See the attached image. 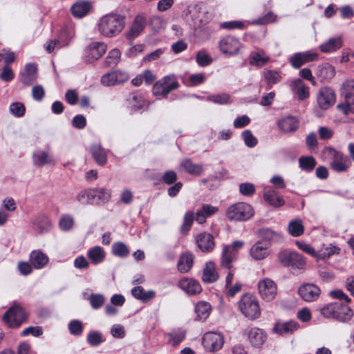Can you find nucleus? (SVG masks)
Listing matches in <instances>:
<instances>
[{
	"label": "nucleus",
	"instance_id": "nucleus-3",
	"mask_svg": "<svg viewBox=\"0 0 354 354\" xmlns=\"http://www.w3.org/2000/svg\"><path fill=\"white\" fill-rule=\"evenodd\" d=\"M238 308L241 313L248 319L254 320L261 315V309L257 298L250 294L241 296L238 301Z\"/></svg>",
	"mask_w": 354,
	"mask_h": 354
},
{
	"label": "nucleus",
	"instance_id": "nucleus-53",
	"mask_svg": "<svg viewBox=\"0 0 354 354\" xmlns=\"http://www.w3.org/2000/svg\"><path fill=\"white\" fill-rule=\"evenodd\" d=\"M93 192H91V189L82 190L77 195V201L82 205L93 204Z\"/></svg>",
	"mask_w": 354,
	"mask_h": 354
},
{
	"label": "nucleus",
	"instance_id": "nucleus-6",
	"mask_svg": "<svg viewBox=\"0 0 354 354\" xmlns=\"http://www.w3.org/2000/svg\"><path fill=\"white\" fill-rule=\"evenodd\" d=\"M179 84L174 75L164 77L158 81L153 86V93L155 95L167 97L172 91L178 88Z\"/></svg>",
	"mask_w": 354,
	"mask_h": 354
},
{
	"label": "nucleus",
	"instance_id": "nucleus-42",
	"mask_svg": "<svg viewBox=\"0 0 354 354\" xmlns=\"http://www.w3.org/2000/svg\"><path fill=\"white\" fill-rule=\"evenodd\" d=\"M193 266V257L191 254H183L178 263V270L182 273L187 272Z\"/></svg>",
	"mask_w": 354,
	"mask_h": 354
},
{
	"label": "nucleus",
	"instance_id": "nucleus-58",
	"mask_svg": "<svg viewBox=\"0 0 354 354\" xmlns=\"http://www.w3.org/2000/svg\"><path fill=\"white\" fill-rule=\"evenodd\" d=\"M241 136L246 146L248 147H254L257 144V139L252 135L250 130H245L242 132Z\"/></svg>",
	"mask_w": 354,
	"mask_h": 354
},
{
	"label": "nucleus",
	"instance_id": "nucleus-8",
	"mask_svg": "<svg viewBox=\"0 0 354 354\" xmlns=\"http://www.w3.org/2000/svg\"><path fill=\"white\" fill-rule=\"evenodd\" d=\"M189 12L195 28H200L210 21L208 12L201 3L190 8Z\"/></svg>",
	"mask_w": 354,
	"mask_h": 354
},
{
	"label": "nucleus",
	"instance_id": "nucleus-40",
	"mask_svg": "<svg viewBox=\"0 0 354 354\" xmlns=\"http://www.w3.org/2000/svg\"><path fill=\"white\" fill-rule=\"evenodd\" d=\"M181 167L187 173L192 175H200L203 170V165L201 164H194L190 159H185L181 162Z\"/></svg>",
	"mask_w": 354,
	"mask_h": 354
},
{
	"label": "nucleus",
	"instance_id": "nucleus-12",
	"mask_svg": "<svg viewBox=\"0 0 354 354\" xmlns=\"http://www.w3.org/2000/svg\"><path fill=\"white\" fill-rule=\"evenodd\" d=\"M320 293L319 288L313 283L303 284L298 289L299 295L306 302H312L317 300Z\"/></svg>",
	"mask_w": 354,
	"mask_h": 354
},
{
	"label": "nucleus",
	"instance_id": "nucleus-22",
	"mask_svg": "<svg viewBox=\"0 0 354 354\" xmlns=\"http://www.w3.org/2000/svg\"><path fill=\"white\" fill-rule=\"evenodd\" d=\"M250 254L254 260H263L266 257V239L262 237L251 247Z\"/></svg>",
	"mask_w": 354,
	"mask_h": 354
},
{
	"label": "nucleus",
	"instance_id": "nucleus-26",
	"mask_svg": "<svg viewBox=\"0 0 354 354\" xmlns=\"http://www.w3.org/2000/svg\"><path fill=\"white\" fill-rule=\"evenodd\" d=\"M30 262L36 269L44 267L48 262L46 254L40 250H33L30 254Z\"/></svg>",
	"mask_w": 354,
	"mask_h": 354
},
{
	"label": "nucleus",
	"instance_id": "nucleus-39",
	"mask_svg": "<svg viewBox=\"0 0 354 354\" xmlns=\"http://www.w3.org/2000/svg\"><path fill=\"white\" fill-rule=\"evenodd\" d=\"M337 109L342 111L345 115H348L349 113L354 114V94H346L344 102L339 104L337 105Z\"/></svg>",
	"mask_w": 354,
	"mask_h": 354
},
{
	"label": "nucleus",
	"instance_id": "nucleus-60",
	"mask_svg": "<svg viewBox=\"0 0 354 354\" xmlns=\"http://www.w3.org/2000/svg\"><path fill=\"white\" fill-rule=\"evenodd\" d=\"M277 294V284L273 281L267 279V301L274 299Z\"/></svg>",
	"mask_w": 354,
	"mask_h": 354
},
{
	"label": "nucleus",
	"instance_id": "nucleus-64",
	"mask_svg": "<svg viewBox=\"0 0 354 354\" xmlns=\"http://www.w3.org/2000/svg\"><path fill=\"white\" fill-rule=\"evenodd\" d=\"M87 342L92 346H98L102 342V336L98 332H91L87 336Z\"/></svg>",
	"mask_w": 354,
	"mask_h": 354
},
{
	"label": "nucleus",
	"instance_id": "nucleus-48",
	"mask_svg": "<svg viewBox=\"0 0 354 354\" xmlns=\"http://www.w3.org/2000/svg\"><path fill=\"white\" fill-rule=\"evenodd\" d=\"M120 51L117 48L109 51L105 59L106 66L110 68H113L117 66L120 60Z\"/></svg>",
	"mask_w": 354,
	"mask_h": 354
},
{
	"label": "nucleus",
	"instance_id": "nucleus-23",
	"mask_svg": "<svg viewBox=\"0 0 354 354\" xmlns=\"http://www.w3.org/2000/svg\"><path fill=\"white\" fill-rule=\"evenodd\" d=\"M179 287L189 295H196L201 292L199 283L194 279L185 278L178 283Z\"/></svg>",
	"mask_w": 354,
	"mask_h": 354
},
{
	"label": "nucleus",
	"instance_id": "nucleus-15",
	"mask_svg": "<svg viewBox=\"0 0 354 354\" xmlns=\"http://www.w3.org/2000/svg\"><path fill=\"white\" fill-rule=\"evenodd\" d=\"M317 56V53L310 51L297 53L290 57L289 61L293 68H299L303 64L315 60Z\"/></svg>",
	"mask_w": 354,
	"mask_h": 354
},
{
	"label": "nucleus",
	"instance_id": "nucleus-43",
	"mask_svg": "<svg viewBox=\"0 0 354 354\" xmlns=\"http://www.w3.org/2000/svg\"><path fill=\"white\" fill-rule=\"evenodd\" d=\"M339 306L338 302L328 304L321 308L320 313L326 318L336 319Z\"/></svg>",
	"mask_w": 354,
	"mask_h": 354
},
{
	"label": "nucleus",
	"instance_id": "nucleus-31",
	"mask_svg": "<svg viewBox=\"0 0 354 354\" xmlns=\"http://www.w3.org/2000/svg\"><path fill=\"white\" fill-rule=\"evenodd\" d=\"M131 295L137 299L142 302H147L156 296V292L153 290L145 291L142 286H136L131 290Z\"/></svg>",
	"mask_w": 354,
	"mask_h": 354
},
{
	"label": "nucleus",
	"instance_id": "nucleus-49",
	"mask_svg": "<svg viewBox=\"0 0 354 354\" xmlns=\"http://www.w3.org/2000/svg\"><path fill=\"white\" fill-rule=\"evenodd\" d=\"M112 253L116 257L124 258L129 255V250L124 243L117 242L112 245Z\"/></svg>",
	"mask_w": 354,
	"mask_h": 354
},
{
	"label": "nucleus",
	"instance_id": "nucleus-57",
	"mask_svg": "<svg viewBox=\"0 0 354 354\" xmlns=\"http://www.w3.org/2000/svg\"><path fill=\"white\" fill-rule=\"evenodd\" d=\"M196 60L200 66H208L212 62L211 57L205 50H200L198 52Z\"/></svg>",
	"mask_w": 354,
	"mask_h": 354
},
{
	"label": "nucleus",
	"instance_id": "nucleus-32",
	"mask_svg": "<svg viewBox=\"0 0 354 354\" xmlns=\"http://www.w3.org/2000/svg\"><path fill=\"white\" fill-rule=\"evenodd\" d=\"M267 204L275 208H279L285 205V200L278 192L268 190L267 192Z\"/></svg>",
	"mask_w": 354,
	"mask_h": 354
},
{
	"label": "nucleus",
	"instance_id": "nucleus-1",
	"mask_svg": "<svg viewBox=\"0 0 354 354\" xmlns=\"http://www.w3.org/2000/svg\"><path fill=\"white\" fill-rule=\"evenodd\" d=\"M124 27V18L120 15L115 13L102 16L98 22L99 32L106 37H113L119 35Z\"/></svg>",
	"mask_w": 354,
	"mask_h": 354
},
{
	"label": "nucleus",
	"instance_id": "nucleus-25",
	"mask_svg": "<svg viewBox=\"0 0 354 354\" xmlns=\"http://www.w3.org/2000/svg\"><path fill=\"white\" fill-rule=\"evenodd\" d=\"M87 257L92 263L95 265L100 264L104 261L106 252L101 246H94L88 250Z\"/></svg>",
	"mask_w": 354,
	"mask_h": 354
},
{
	"label": "nucleus",
	"instance_id": "nucleus-33",
	"mask_svg": "<svg viewBox=\"0 0 354 354\" xmlns=\"http://www.w3.org/2000/svg\"><path fill=\"white\" fill-rule=\"evenodd\" d=\"M211 306L208 302L199 301L196 304L195 313L196 314V319L205 320L210 314Z\"/></svg>",
	"mask_w": 354,
	"mask_h": 354
},
{
	"label": "nucleus",
	"instance_id": "nucleus-63",
	"mask_svg": "<svg viewBox=\"0 0 354 354\" xmlns=\"http://www.w3.org/2000/svg\"><path fill=\"white\" fill-rule=\"evenodd\" d=\"M281 80V75L277 71H267V85L275 84Z\"/></svg>",
	"mask_w": 354,
	"mask_h": 354
},
{
	"label": "nucleus",
	"instance_id": "nucleus-34",
	"mask_svg": "<svg viewBox=\"0 0 354 354\" xmlns=\"http://www.w3.org/2000/svg\"><path fill=\"white\" fill-rule=\"evenodd\" d=\"M339 252L340 248L339 247L333 244H329L326 246H324L318 252H317L316 259L317 260L327 259L335 254H338Z\"/></svg>",
	"mask_w": 354,
	"mask_h": 354
},
{
	"label": "nucleus",
	"instance_id": "nucleus-29",
	"mask_svg": "<svg viewBox=\"0 0 354 354\" xmlns=\"http://www.w3.org/2000/svg\"><path fill=\"white\" fill-rule=\"evenodd\" d=\"M35 228L40 233L48 232L52 227V223L50 218L46 215H39L37 216L33 222Z\"/></svg>",
	"mask_w": 354,
	"mask_h": 354
},
{
	"label": "nucleus",
	"instance_id": "nucleus-55",
	"mask_svg": "<svg viewBox=\"0 0 354 354\" xmlns=\"http://www.w3.org/2000/svg\"><path fill=\"white\" fill-rule=\"evenodd\" d=\"M239 190L241 195L250 197L255 193L256 187L251 183H243L239 184Z\"/></svg>",
	"mask_w": 354,
	"mask_h": 354
},
{
	"label": "nucleus",
	"instance_id": "nucleus-19",
	"mask_svg": "<svg viewBox=\"0 0 354 354\" xmlns=\"http://www.w3.org/2000/svg\"><path fill=\"white\" fill-rule=\"evenodd\" d=\"M290 88L300 100H304L309 97V88L301 79L292 80L290 83Z\"/></svg>",
	"mask_w": 354,
	"mask_h": 354
},
{
	"label": "nucleus",
	"instance_id": "nucleus-14",
	"mask_svg": "<svg viewBox=\"0 0 354 354\" xmlns=\"http://www.w3.org/2000/svg\"><path fill=\"white\" fill-rule=\"evenodd\" d=\"M146 25V18L142 15H136L129 30L126 32V37L128 39L137 37L144 30Z\"/></svg>",
	"mask_w": 354,
	"mask_h": 354
},
{
	"label": "nucleus",
	"instance_id": "nucleus-4",
	"mask_svg": "<svg viewBox=\"0 0 354 354\" xmlns=\"http://www.w3.org/2000/svg\"><path fill=\"white\" fill-rule=\"evenodd\" d=\"M245 242L236 240L231 244L224 245L221 255L220 266L223 268L232 269V263L238 259L239 251L243 248Z\"/></svg>",
	"mask_w": 354,
	"mask_h": 354
},
{
	"label": "nucleus",
	"instance_id": "nucleus-5",
	"mask_svg": "<svg viewBox=\"0 0 354 354\" xmlns=\"http://www.w3.org/2000/svg\"><path fill=\"white\" fill-rule=\"evenodd\" d=\"M254 214L252 206L244 202L234 203L226 211V216L231 221H245L252 217Z\"/></svg>",
	"mask_w": 354,
	"mask_h": 354
},
{
	"label": "nucleus",
	"instance_id": "nucleus-36",
	"mask_svg": "<svg viewBox=\"0 0 354 354\" xmlns=\"http://www.w3.org/2000/svg\"><path fill=\"white\" fill-rule=\"evenodd\" d=\"M337 311V315L336 316V319L341 322L347 323L351 320L353 317V310L346 305L339 303V306Z\"/></svg>",
	"mask_w": 354,
	"mask_h": 354
},
{
	"label": "nucleus",
	"instance_id": "nucleus-50",
	"mask_svg": "<svg viewBox=\"0 0 354 354\" xmlns=\"http://www.w3.org/2000/svg\"><path fill=\"white\" fill-rule=\"evenodd\" d=\"M75 220L70 214L62 215L59 221V227L62 231H69L74 225Z\"/></svg>",
	"mask_w": 354,
	"mask_h": 354
},
{
	"label": "nucleus",
	"instance_id": "nucleus-35",
	"mask_svg": "<svg viewBox=\"0 0 354 354\" xmlns=\"http://www.w3.org/2000/svg\"><path fill=\"white\" fill-rule=\"evenodd\" d=\"M91 153L95 160L100 165H104L106 163V151L99 145H93L91 147Z\"/></svg>",
	"mask_w": 354,
	"mask_h": 354
},
{
	"label": "nucleus",
	"instance_id": "nucleus-44",
	"mask_svg": "<svg viewBox=\"0 0 354 354\" xmlns=\"http://www.w3.org/2000/svg\"><path fill=\"white\" fill-rule=\"evenodd\" d=\"M64 35H65V32H62L58 39H51L47 41L44 47L48 53H52L55 48H60L68 44V41L67 40L62 39Z\"/></svg>",
	"mask_w": 354,
	"mask_h": 354
},
{
	"label": "nucleus",
	"instance_id": "nucleus-46",
	"mask_svg": "<svg viewBox=\"0 0 354 354\" xmlns=\"http://www.w3.org/2000/svg\"><path fill=\"white\" fill-rule=\"evenodd\" d=\"M288 232L295 237L299 236L303 234L304 227L303 223L300 219L291 221L288 226Z\"/></svg>",
	"mask_w": 354,
	"mask_h": 354
},
{
	"label": "nucleus",
	"instance_id": "nucleus-56",
	"mask_svg": "<svg viewBox=\"0 0 354 354\" xmlns=\"http://www.w3.org/2000/svg\"><path fill=\"white\" fill-rule=\"evenodd\" d=\"M83 324L82 322L74 319L68 324V330L73 335L79 336L83 332Z\"/></svg>",
	"mask_w": 354,
	"mask_h": 354
},
{
	"label": "nucleus",
	"instance_id": "nucleus-41",
	"mask_svg": "<svg viewBox=\"0 0 354 354\" xmlns=\"http://www.w3.org/2000/svg\"><path fill=\"white\" fill-rule=\"evenodd\" d=\"M91 192H93V203L100 204L104 203L111 198V192L109 189L101 188V189H93Z\"/></svg>",
	"mask_w": 354,
	"mask_h": 354
},
{
	"label": "nucleus",
	"instance_id": "nucleus-51",
	"mask_svg": "<svg viewBox=\"0 0 354 354\" xmlns=\"http://www.w3.org/2000/svg\"><path fill=\"white\" fill-rule=\"evenodd\" d=\"M168 342L173 346H178L185 337L186 333L185 330H178L173 331L168 335Z\"/></svg>",
	"mask_w": 354,
	"mask_h": 354
},
{
	"label": "nucleus",
	"instance_id": "nucleus-10",
	"mask_svg": "<svg viewBox=\"0 0 354 354\" xmlns=\"http://www.w3.org/2000/svg\"><path fill=\"white\" fill-rule=\"evenodd\" d=\"M106 50V46L103 42H93L85 50L84 60L86 63H92L101 57Z\"/></svg>",
	"mask_w": 354,
	"mask_h": 354
},
{
	"label": "nucleus",
	"instance_id": "nucleus-38",
	"mask_svg": "<svg viewBox=\"0 0 354 354\" xmlns=\"http://www.w3.org/2000/svg\"><path fill=\"white\" fill-rule=\"evenodd\" d=\"M32 159L34 165L37 167H42L46 164L55 162L53 157L43 151H38L33 153Z\"/></svg>",
	"mask_w": 354,
	"mask_h": 354
},
{
	"label": "nucleus",
	"instance_id": "nucleus-62",
	"mask_svg": "<svg viewBox=\"0 0 354 354\" xmlns=\"http://www.w3.org/2000/svg\"><path fill=\"white\" fill-rule=\"evenodd\" d=\"M295 244L299 250L316 258L317 252L309 244L299 241H296Z\"/></svg>",
	"mask_w": 354,
	"mask_h": 354
},
{
	"label": "nucleus",
	"instance_id": "nucleus-9",
	"mask_svg": "<svg viewBox=\"0 0 354 354\" xmlns=\"http://www.w3.org/2000/svg\"><path fill=\"white\" fill-rule=\"evenodd\" d=\"M203 344L205 349L209 351H218L224 344L223 335L218 332H207L203 335Z\"/></svg>",
	"mask_w": 354,
	"mask_h": 354
},
{
	"label": "nucleus",
	"instance_id": "nucleus-24",
	"mask_svg": "<svg viewBox=\"0 0 354 354\" xmlns=\"http://www.w3.org/2000/svg\"><path fill=\"white\" fill-rule=\"evenodd\" d=\"M299 327V326L296 322L289 321L277 323L273 330L276 333L284 335L292 333L297 330Z\"/></svg>",
	"mask_w": 354,
	"mask_h": 354
},
{
	"label": "nucleus",
	"instance_id": "nucleus-54",
	"mask_svg": "<svg viewBox=\"0 0 354 354\" xmlns=\"http://www.w3.org/2000/svg\"><path fill=\"white\" fill-rule=\"evenodd\" d=\"M206 100L218 104H230L232 102L230 96L227 93L211 95L207 96Z\"/></svg>",
	"mask_w": 354,
	"mask_h": 354
},
{
	"label": "nucleus",
	"instance_id": "nucleus-17",
	"mask_svg": "<svg viewBox=\"0 0 354 354\" xmlns=\"http://www.w3.org/2000/svg\"><path fill=\"white\" fill-rule=\"evenodd\" d=\"M330 167L337 172L346 171L350 167L351 162L343 153L333 151V158L330 163Z\"/></svg>",
	"mask_w": 354,
	"mask_h": 354
},
{
	"label": "nucleus",
	"instance_id": "nucleus-2",
	"mask_svg": "<svg viewBox=\"0 0 354 354\" xmlns=\"http://www.w3.org/2000/svg\"><path fill=\"white\" fill-rule=\"evenodd\" d=\"M280 264L293 272L303 273L307 266L306 258L296 251L283 250L277 254Z\"/></svg>",
	"mask_w": 354,
	"mask_h": 354
},
{
	"label": "nucleus",
	"instance_id": "nucleus-37",
	"mask_svg": "<svg viewBox=\"0 0 354 354\" xmlns=\"http://www.w3.org/2000/svg\"><path fill=\"white\" fill-rule=\"evenodd\" d=\"M335 75V68L329 64H324L318 67L317 75L323 81L331 80Z\"/></svg>",
	"mask_w": 354,
	"mask_h": 354
},
{
	"label": "nucleus",
	"instance_id": "nucleus-13",
	"mask_svg": "<svg viewBox=\"0 0 354 354\" xmlns=\"http://www.w3.org/2000/svg\"><path fill=\"white\" fill-rule=\"evenodd\" d=\"M240 48L241 43L234 37L227 36L219 41V48L223 54L233 55L238 53Z\"/></svg>",
	"mask_w": 354,
	"mask_h": 354
},
{
	"label": "nucleus",
	"instance_id": "nucleus-21",
	"mask_svg": "<svg viewBox=\"0 0 354 354\" xmlns=\"http://www.w3.org/2000/svg\"><path fill=\"white\" fill-rule=\"evenodd\" d=\"M92 4L88 1L75 3L71 8L72 15L76 18H82L91 11Z\"/></svg>",
	"mask_w": 354,
	"mask_h": 354
},
{
	"label": "nucleus",
	"instance_id": "nucleus-16",
	"mask_svg": "<svg viewBox=\"0 0 354 354\" xmlns=\"http://www.w3.org/2000/svg\"><path fill=\"white\" fill-rule=\"evenodd\" d=\"M277 125L282 132L288 133L297 131L299 127V122L295 116L286 115L278 120Z\"/></svg>",
	"mask_w": 354,
	"mask_h": 354
},
{
	"label": "nucleus",
	"instance_id": "nucleus-61",
	"mask_svg": "<svg viewBox=\"0 0 354 354\" xmlns=\"http://www.w3.org/2000/svg\"><path fill=\"white\" fill-rule=\"evenodd\" d=\"M116 76L114 71L102 75L101 83L105 86H111L117 84Z\"/></svg>",
	"mask_w": 354,
	"mask_h": 354
},
{
	"label": "nucleus",
	"instance_id": "nucleus-47",
	"mask_svg": "<svg viewBox=\"0 0 354 354\" xmlns=\"http://www.w3.org/2000/svg\"><path fill=\"white\" fill-rule=\"evenodd\" d=\"M127 100L132 111H138L142 109L145 103L143 97L136 93H132Z\"/></svg>",
	"mask_w": 354,
	"mask_h": 354
},
{
	"label": "nucleus",
	"instance_id": "nucleus-45",
	"mask_svg": "<svg viewBox=\"0 0 354 354\" xmlns=\"http://www.w3.org/2000/svg\"><path fill=\"white\" fill-rule=\"evenodd\" d=\"M194 220V213L192 211H187L183 216V223L180 227V232L185 235L190 230Z\"/></svg>",
	"mask_w": 354,
	"mask_h": 354
},
{
	"label": "nucleus",
	"instance_id": "nucleus-27",
	"mask_svg": "<svg viewBox=\"0 0 354 354\" xmlns=\"http://www.w3.org/2000/svg\"><path fill=\"white\" fill-rule=\"evenodd\" d=\"M342 46V40L340 37L330 38L326 42L320 45L319 48L325 53H333L339 50Z\"/></svg>",
	"mask_w": 354,
	"mask_h": 354
},
{
	"label": "nucleus",
	"instance_id": "nucleus-20",
	"mask_svg": "<svg viewBox=\"0 0 354 354\" xmlns=\"http://www.w3.org/2000/svg\"><path fill=\"white\" fill-rule=\"evenodd\" d=\"M37 68L33 64L26 65L24 71L21 75V82L26 86L33 84L37 78Z\"/></svg>",
	"mask_w": 354,
	"mask_h": 354
},
{
	"label": "nucleus",
	"instance_id": "nucleus-28",
	"mask_svg": "<svg viewBox=\"0 0 354 354\" xmlns=\"http://www.w3.org/2000/svg\"><path fill=\"white\" fill-rule=\"evenodd\" d=\"M265 337L263 330L258 328H252L248 334L250 342L254 347L261 346L265 342Z\"/></svg>",
	"mask_w": 354,
	"mask_h": 354
},
{
	"label": "nucleus",
	"instance_id": "nucleus-18",
	"mask_svg": "<svg viewBox=\"0 0 354 354\" xmlns=\"http://www.w3.org/2000/svg\"><path fill=\"white\" fill-rule=\"evenodd\" d=\"M196 241L198 247L203 252H211L214 248V237L209 233L199 234L196 236Z\"/></svg>",
	"mask_w": 354,
	"mask_h": 354
},
{
	"label": "nucleus",
	"instance_id": "nucleus-52",
	"mask_svg": "<svg viewBox=\"0 0 354 354\" xmlns=\"http://www.w3.org/2000/svg\"><path fill=\"white\" fill-rule=\"evenodd\" d=\"M299 163L301 169L306 171H311L316 166V161L312 156L300 157Z\"/></svg>",
	"mask_w": 354,
	"mask_h": 354
},
{
	"label": "nucleus",
	"instance_id": "nucleus-11",
	"mask_svg": "<svg viewBox=\"0 0 354 354\" xmlns=\"http://www.w3.org/2000/svg\"><path fill=\"white\" fill-rule=\"evenodd\" d=\"M317 101L320 109L327 110L335 102V92L329 87H322L318 91Z\"/></svg>",
	"mask_w": 354,
	"mask_h": 354
},
{
	"label": "nucleus",
	"instance_id": "nucleus-7",
	"mask_svg": "<svg viewBox=\"0 0 354 354\" xmlns=\"http://www.w3.org/2000/svg\"><path fill=\"white\" fill-rule=\"evenodd\" d=\"M3 319L9 327L17 328L26 321L27 315L21 306L15 305L6 311Z\"/></svg>",
	"mask_w": 354,
	"mask_h": 354
},
{
	"label": "nucleus",
	"instance_id": "nucleus-59",
	"mask_svg": "<svg viewBox=\"0 0 354 354\" xmlns=\"http://www.w3.org/2000/svg\"><path fill=\"white\" fill-rule=\"evenodd\" d=\"M105 299L102 295L92 294L90 296V303L93 308L98 309L104 303Z\"/></svg>",
	"mask_w": 354,
	"mask_h": 354
},
{
	"label": "nucleus",
	"instance_id": "nucleus-30",
	"mask_svg": "<svg viewBox=\"0 0 354 354\" xmlns=\"http://www.w3.org/2000/svg\"><path fill=\"white\" fill-rule=\"evenodd\" d=\"M218 279V274L216 271L215 264L211 261L207 263L203 272V281L205 283H213Z\"/></svg>",
	"mask_w": 354,
	"mask_h": 354
}]
</instances>
